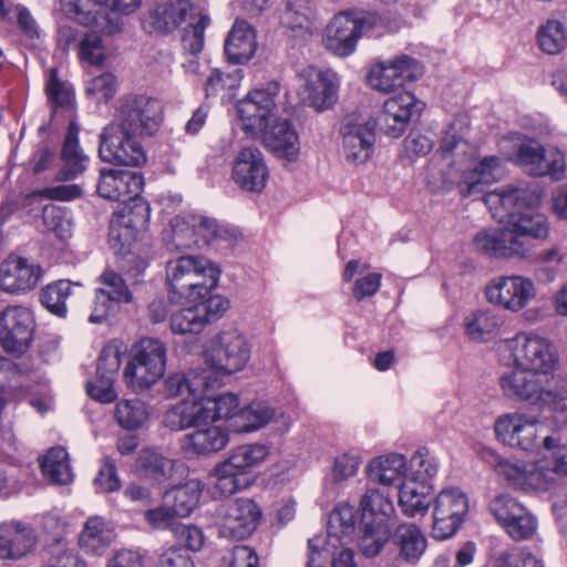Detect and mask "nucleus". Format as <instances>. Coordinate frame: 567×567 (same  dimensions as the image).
<instances>
[{
	"instance_id": "obj_1",
	"label": "nucleus",
	"mask_w": 567,
	"mask_h": 567,
	"mask_svg": "<svg viewBox=\"0 0 567 567\" xmlns=\"http://www.w3.org/2000/svg\"><path fill=\"white\" fill-rule=\"evenodd\" d=\"M484 202L503 228L478 233L475 249L496 258H527L533 254V239L548 235L546 217L536 210L540 192L527 186L507 185L487 193Z\"/></svg>"
},
{
	"instance_id": "obj_2",
	"label": "nucleus",
	"mask_w": 567,
	"mask_h": 567,
	"mask_svg": "<svg viewBox=\"0 0 567 567\" xmlns=\"http://www.w3.org/2000/svg\"><path fill=\"white\" fill-rule=\"evenodd\" d=\"M165 388L171 396L187 394L167 413L168 425H209L227 421L239 412V398L234 393L204 398L209 388V374L205 370L172 373Z\"/></svg>"
},
{
	"instance_id": "obj_3",
	"label": "nucleus",
	"mask_w": 567,
	"mask_h": 567,
	"mask_svg": "<svg viewBox=\"0 0 567 567\" xmlns=\"http://www.w3.org/2000/svg\"><path fill=\"white\" fill-rule=\"evenodd\" d=\"M390 31V22L375 11L348 10L334 14L322 33V44L332 54L351 55L362 37H381Z\"/></svg>"
},
{
	"instance_id": "obj_4",
	"label": "nucleus",
	"mask_w": 567,
	"mask_h": 567,
	"mask_svg": "<svg viewBox=\"0 0 567 567\" xmlns=\"http://www.w3.org/2000/svg\"><path fill=\"white\" fill-rule=\"evenodd\" d=\"M218 279V268L200 256H181L166 265V281L173 300L205 298L217 286Z\"/></svg>"
},
{
	"instance_id": "obj_5",
	"label": "nucleus",
	"mask_w": 567,
	"mask_h": 567,
	"mask_svg": "<svg viewBox=\"0 0 567 567\" xmlns=\"http://www.w3.org/2000/svg\"><path fill=\"white\" fill-rule=\"evenodd\" d=\"M269 447L265 444H243L228 453V456L218 462L209 472L214 478L212 494L214 497L230 496L249 487L252 470L267 460Z\"/></svg>"
},
{
	"instance_id": "obj_6",
	"label": "nucleus",
	"mask_w": 567,
	"mask_h": 567,
	"mask_svg": "<svg viewBox=\"0 0 567 567\" xmlns=\"http://www.w3.org/2000/svg\"><path fill=\"white\" fill-rule=\"evenodd\" d=\"M467 148V144L456 136L453 127L445 132L440 146L445 159H450L455 151L461 156L452 159L450 165L461 171L457 188L463 197L483 194L486 186L497 181L501 171V159L497 156H486L480 162H473L466 156Z\"/></svg>"
},
{
	"instance_id": "obj_7",
	"label": "nucleus",
	"mask_w": 567,
	"mask_h": 567,
	"mask_svg": "<svg viewBox=\"0 0 567 567\" xmlns=\"http://www.w3.org/2000/svg\"><path fill=\"white\" fill-rule=\"evenodd\" d=\"M65 14L78 23L105 35L122 30V20L117 13L130 14L137 10L141 0H60Z\"/></svg>"
},
{
	"instance_id": "obj_8",
	"label": "nucleus",
	"mask_w": 567,
	"mask_h": 567,
	"mask_svg": "<svg viewBox=\"0 0 567 567\" xmlns=\"http://www.w3.org/2000/svg\"><path fill=\"white\" fill-rule=\"evenodd\" d=\"M167 362L166 344L156 338H144L136 342L123 371L128 389L141 392L153 386L165 373Z\"/></svg>"
},
{
	"instance_id": "obj_9",
	"label": "nucleus",
	"mask_w": 567,
	"mask_h": 567,
	"mask_svg": "<svg viewBox=\"0 0 567 567\" xmlns=\"http://www.w3.org/2000/svg\"><path fill=\"white\" fill-rule=\"evenodd\" d=\"M111 122L144 137L153 136L162 125L163 106L148 95L126 94L116 102Z\"/></svg>"
},
{
	"instance_id": "obj_10",
	"label": "nucleus",
	"mask_w": 567,
	"mask_h": 567,
	"mask_svg": "<svg viewBox=\"0 0 567 567\" xmlns=\"http://www.w3.org/2000/svg\"><path fill=\"white\" fill-rule=\"evenodd\" d=\"M142 138L144 136L110 122L100 134L99 156L113 165L141 166L147 161Z\"/></svg>"
},
{
	"instance_id": "obj_11",
	"label": "nucleus",
	"mask_w": 567,
	"mask_h": 567,
	"mask_svg": "<svg viewBox=\"0 0 567 567\" xmlns=\"http://www.w3.org/2000/svg\"><path fill=\"white\" fill-rule=\"evenodd\" d=\"M496 439L504 445L523 451H550L548 457L558 476H567V445L553 435L539 436L536 427H493Z\"/></svg>"
},
{
	"instance_id": "obj_12",
	"label": "nucleus",
	"mask_w": 567,
	"mask_h": 567,
	"mask_svg": "<svg viewBox=\"0 0 567 567\" xmlns=\"http://www.w3.org/2000/svg\"><path fill=\"white\" fill-rule=\"evenodd\" d=\"M512 161L534 177L550 176L559 181L565 171V156L561 152L545 150L539 142L528 137L517 138Z\"/></svg>"
},
{
	"instance_id": "obj_13",
	"label": "nucleus",
	"mask_w": 567,
	"mask_h": 567,
	"mask_svg": "<svg viewBox=\"0 0 567 567\" xmlns=\"http://www.w3.org/2000/svg\"><path fill=\"white\" fill-rule=\"evenodd\" d=\"M250 346L243 333L231 329L215 336L205 351V361L214 370L231 374L244 369Z\"/></svg>"
},
{
	"instance_id": "obj_14",
	"label": "nucleus",
	"mask_w": 567,
	"mask_h": 567,
	"mask_svg": "<svg viewBox=\"0 0 567 567\" xmlns=\"http://www.w3.org/2000/svg\"><path fill=\"white\" fill-rule=\"evenodd\" d=\"M280 85L276 81L268 82L262 87H256L238 102L237 112L243 130L257 136L269 125L276 111V99Z\"/></svg>"
},
{
	"instance_id": "obj_15",
	"label": "nucleus",
	"mask_w": 567,
	"mask_h": 567,
	"mask_svg": "<svg viewBox=\"0 0 567 567\" xmlns=\"http://www.w3.org/2000/svg\"><path fill=\"white\" fill-rule=\"evenodd\" d=\"M298 95L317 112L330 110L338 102L340 80L331 70L307 65L298 72Z\"/></svg>"
},
{
	"instance_id": "obj_16",
	"label": "nucleus",
	"mask_w": 567,
	"mask_h": 567,
	"mask_svg": "<svg viewBox=\"0 0 567 567\" xmlns=\"http://www.w3.org/2000/svg\"><path fill=\"white\" fill-rule=\"evenodd\" d=\"M467 513V495L458 487L443 488L433 501V537L443 540L453 536Z\"/></svg>"
},
{
	"instance_id": "obj_17",
	"label": "nucleus",
	"mask_w": 567,
	"mask_h": 567,
	"mask_svg": "<svg viewBox=\"0 0 567 567\" xmlns=\"http://www.w3.org/2000/svg\"><path fill=\"white\" fill-rule=\"evenodd\" d=\"M506 350L515 367H524L547 374L557 361L549 341L540 336L523 332L507 340Z\"/></svg>"
},
{
	"instance_id": "obj_18",
	"label": "nucleus",
	"mask_w": 567,
	"mask_h": 567,
	"mask_svg": "<svg viewBox=\"0 0 567 567\" xmlns=\"http://www.w3.org/2000/svg\"><path fill=\"white\" fill-rule=\"evenodd\" d=\"M261 516V508L254 499L235 498L218 511L219 534L225 538L245 539L256 530Z\"/></svg>"
},
{
	"instance_id": "obj_19",
	"label": "nucleus",
	"mask_w": 567,
	"mask_h": 567,
	"mask_svg": "<svg viewBox=\"0 0 567 567\" xmlns=\"http://www.w3.org/2000/svg\"><path fill=\"white\" fill-rule=\"evenodd\" d=\"M35 320L30 308L8 306L0 312V344L9 353L22 354L31 344Z\"/></svg>"
},
{
	"instance_id": "obj_20",
	"label": "nucleus",
	"mask_w": 567,
	"mask_h": 567,
	"mask_svg": "<svg viewBox=\"0 0 567 567\" xmlns=\"http://www.w3.org/2000/svg\"><path fill=\"white\" fill-rule=\"evenodd\" d=\"M536 296V288L524 276H501L491 280L485 288L488 302L513 312L519 311Z\"/></svg>"
},
{
	"instance_id": "obj_21",
	"label": "nucleus",
	"mask_w": 567,
	"mask_h": 567,
	"mask_svg": "<svg viewBox=\"0 0 567 567\" xmlns=\"http://www.w3.org/2000/svg\"><path fill=\"white\" fill-rule=\"evenodd\" d=\"M42 276L40 264L17 254H10L0 262V289L11 295L32 291Z\"/></svg>"
},
{
	"instance_id": "obj_22",
	"label": "nucleus",
	"mask_w": 567,
	"mask_h": 567,
	"mask_svg": "<svg viewBox=\"0 0 567 567\" xmlns=\"http://www.w3.org/2000/svg\"><path fill=\"white\" fill-rule=\"evenodd\" d=\"M421 74L422 68L416 60L409 55H400L371 66L367 81L373 90L389 93Z\"/></svg>"
},
{
	"instance_id": "obj_23",
	"label": "nucleus",
	"mask_w": 567,
	"mask_h": 567,
	"mask_svg": "<svg viewBox=\"0 0 567 567\" xmlns=\"http://www.w3.org/2000/svg\"><path fill=\"white\" fill-rule=\"evenodd\" d=\"M339 132L346 159L355 165L365 163L372 154L375 142L373 125L353 116H347L343 118Z\"/></svg>"
},
{
	"instance_id": "obj_24",
	"label": "nucleus",
	"mask_w": 567,
	"mask_h": 567,
	"mask_svg": "<svg viewBox=\"0 0 567 567\" xmlns=\"http://www.w3.org/2000/svg\"><path fill=\"white\" fill-rule=\"evenodd\" d=\"M548 375L524 367L504 373L499 379L505 395L525 401L545 400L550 393L546 390Z\"/></svg>"
},
{
	"instance_id": "obj_25",
	"label": "nucleus",
	"mask_w": 567,
	"mask_h": 567,
	"mask_svg": "<svg viewBox=\"0 0 567 567\" xmlns=\"http://www.w3.org/2000/svg\"><path fill=\"white\" fill-rule=\"evenodd\" d=\"M420 111L421 102L412 93L401 92L384 101L378 123L384 134L396 138L405 132L411 117Z\"/></svg>"
},
{
	"instance_id": "obj_26",
	"label": "nucleus",
	"mask_w": 567,
	"mask_h": 567,
	"mask_svg": "<svg viewBox=\"0 0 567 567\" xmlns=\"http://www.w3.org/2000/svg\"><path fill=\"white\" fill-rule=\"evenodd\" d=\"M233 179L243 189L261 192L268 179V168L261 152L254 146L244 147L233 165Z\"/></svg>"
},
{
	"instance_id": "obj_27",
	"label": "nucleus",
	"mask_w": 567,
	"mask_h": 567,
	"mask_svg": "<svg viewBox=\"0 0 567 567\" xmlns=\"http://www.w3.org/2000/svg\"><path fill=\"white\" fill-rule=\"evenodd\" d=\"M143 187L142 173L109 168L100 173L97 193L103 198L123 203L141 195Z\"/></svg>"
},
{
	"instance_id": "obj_28",
	"label": "nucleus",
	"mask_w": 567,
	"mask_h": 567,
	"mask_svg": "<svg viewBox=\"0 0 567 567\" xmlns=\"http://www.w3.org/2000/svg\"><path fill=\"white\" fill-rule=\"evenodd\" d=\"M390 543L395 555V563L406 566L416 565L427 547L424 533L414 523L399 524L391 533Z\"/></svg>"
},
{
	"instance_id": "obj_29",
	"label": "nucleus",
	"mask_w": 567,
	"mask_h": 567,
	"mask_svg": "<svg viewBox=\"0 0 567 567\" xmlns=\"http://www.w3.org/2000/svg\"><path fill=\"white\" fill-rule=\"evenodd\" d=\"M99 34L101 33L92 29V33L80 37L79 30L74 24L63 22L60 23L56 41L63 51H68L71 47H78L81 60L100 66L105 61V50Z\"/></svg>"
},
{
	"instance_id": "obj_30",
	"label": "nucleus",
	"mask_w": 567,
	"mask_h": 567,
	"mask_svg": "<svg viewBox=\"0 0 567 567\" xmlns=\"http://www.w3.org/2000/svg\"><path fill=\"white\" fill-rule=\"evenodd\" d=\"M194 6L188 0L158 4L143 19V28L150 34H166L193 18Z\"/></svg>"
},
{
	"instance_id": "obj_31",
	"label": "nucleus",
	"mask_w": 567,
	"mask_h": 567,
	"mask_svg": "<svg viewBox=\"0 0 567 567\" xmlns=\"http://www.w3.org/2000/svg\"><path fill=\"white\" fill-rule=\"evenodd\" d=\"M61 158L63 164L56 173V181L66 182L75 179L87 168L89 156L80 147L79 127L74 122L69 124L65 133Z\"/></svg>"
},
{
	"instance_id": "obj_32",
	"label": "nucleus",
	"mask_w": 567,
	"mask_h": 567,
	"mask_svg": "<svg viewBox=\"0 0 567 567\" xmlns=\"http://www.w3.org/2000/svg\"><path fill=\"white\" fill-rule=\"evenodd\" d=\"M315 14L316 6L311 0H289L281 16V24L289 37L307 41L313 34Z\"/></svg>"
},
{
	"instance_id": "obj_33",
	"label": "nucleus",
	"mask_w": 567,
	"mask_h": 567,
	"mask_svg": "<svg viewBox=\"0 0 567 567\" xmlns=\"http://www.w3.org/2000/svg\"><path fill=\"white\" fill-rule=\"evenodd\" d=\"M225 54L228 62L244 64L256 52L257 42L254 29L244 20H236L225 40Z\"/></svg>"
},
{
	"instance_id": "obj_34",
	"label": "nucleus",
	"mask_w": 567,
	"mask_h": 567,
	"mask_svg": "<svg viewBox=\"0 0 567 567\" xmlns=\"http://www.w3.org/2000/svg\"><path fill=\"white\" fill-rule=\"evenodd\" d=\"M262 133L266 147L277 156L295 161L299 154V137L287 120H276Z\"/></svg>"
},
{
	"instance_id": "obj_35",
	"label": "nucleus",
	"mask_w": 567,
	"mask_h": 567,
	"mask_svg": "<svg viewBox=\"0 0 567 567\" xmlns=\"http://www.w3.org/2000/svg\"><path fill=\"white\" fill-rule=\"evenodd\" d=\"M432 483L405 476L399 488L398 504L408 517L425 515L432 504Z\"/></svg>"
},
{
	"instance_id": "obj_36",
	"label": "nucleus",
	"mask_w": 567,
	"mask_h": 567,
	"mask_svg": "<svg viewBox=\"0 0 567 567\" xmlns=\"http://www.w3.org/2000/svg\"><path fill=\"white\" fill-rule=\"evenodd\" d=\"M227 427H197L182 441L185 452L207 456L224 450L229 443Z\"/></svg>"
},
{
	"instance_id": "obj_37",
	"label": "nucleus",
	"mask_w": 567,
	"mask_h": 567,
	"mask_svg": "<svg viewBox=\"0 0 567 567\" xmlns=\"http://www.w3.org/2000/svg\"><path fill=\"white\" fill-rule=\"evenodd\" d=\"M365 474L372 483L392 486L408 474L406 458L399 453L373 457L365 467Z\"/></svg>"
},
{
	"instance_id": "obj_38",
	"label": "nucleus",
	"mask_w": 567,
	"mask_h": 567,
	"mask_svg": "<svg viewBox=\"0 0 567 567\" xmlns=\"http://www.w3.org/2000/svg\"><path fill=\"white\" fill-rule=\"evenodd\" d=\"M115 538L113 528L101 516L90 517L79 536V546L87 555L100 556Z\"/></svg>"
},
{
	"instance_id": "obj_39",
	"label": "nucleus",
	"mask_w": 567,
	"mask_h": 567,
	"mask_svg": "<svg viewBox=\"0 0 567 567\" xmlns=\"http://www.w3.org/2000/svg\"><path fill=\"white\" fill-rule=\"evenodd\" d=\"M34 547L32 532L17 523L0 527V557L19 559Z\"/></svg>"
},
{
	"instance_id": "obj_40",
	"label": "nucleus",
	"mask_w": 567,
	"mask_h": 567,
	"mask_svg": "<svg viewBox=\"0 0 567 567\" xmlns=\"http://www.w3.org/2000/svg\"><path fill=\"white\" fill-rule=\"evenodd\" d=\"M359 533L358 546L367 558L378 556L391 538L388 522L381 519L361 520Z\"/></svg>"
},
{
	"instance_id": "obj_41",
	"label": "nucleus",
	"mask_w": 567,
	"mask_h": 567,
	"mask_svg": "<svg viewBox=\"0 0 567 567\" xmlns=\"http://www.w3.org/2000/svg\"><path fill=\"white\" fill-rule=\"evenodd\" d=\"M176 462L156 450L144 449L135 462V471L144 477L163 482L173 476Z\"/></svg>"
},
{
	"instance_id": "obj_42",
	"label": "nucleus",
	"mask_w": 567,
	"mask_h": 567,
	"mask_svg": "<svg viewBox=\"0 0 567 567\" xmlns=\"http://www.w3.org/2000/svg\"><path fill=\"white\" fill-rule=\"evenodd\" d=\"M204 483L200 480L193 478L184 485L177 486L165 493L164 498L169 502L173 512L181 518L187 517L198 505Z\"/></svg>"
},
{
	"instance_id": "obj_43",
	"label": "nucleus",
	"mask_w": 567,
	"mask_h": 567,
	"mask_svg": "<svg viewBox=\"0 0 567 567\" xmlns=\"http://www.w3.org/2000/svg\"><path fill=\"white\" fill-rule=\"evenodd\" d=\"M361 520L381 519L386 522L394 513L390 496L373 486L365 487L359 499Z\"/></svg>"
},
{
	"instance_id": "obj_44",
	"label": "nucleus",
	"mask_w": 567,
	"mask_h": 567,
	"mask_svg": "<svg viewBox=\"0 0 567 567\" xmlns=\"http://www.w3.org/2000/svg\"><path fill=\"white\" fill-rule=\"evenodd\" d=\"M43 476L53 484L68 485L73 481L68 452L61 447H51L41 460Z\"/></svg>"
},
{
	"instance_id": "obj_45",
	"label": "nucleus",
	"mask_w": 567,
	"mask_h": 567,
	"mask_svg": "<svg viewBox=\"0 0 567 567\" xmlns=\"http://www.w3.org/2000/svg\"><path fill=\"white\" fill-rule=\"evenodd\" d=\"M482 457L494 467L496 474L503 477L508 485L522 489L526 488L528 463L504 460L491 450H484Z\"/></svg>"
},
{
	"instance_id": "obj_46",
	"label": "nucleus",
	"mask_w": 567,
	"mask_h": 567,
	"mask_svg": "<svg viewBox=\"0 0 567 567\" xmlns=\"http://www.w3.org/2000/svg\"><path fill=\"white\" fill-rule=\"evenodd\" d=\"M74 286L81 287V284L61 279L47 285L40 293L42 306L58 317H65L68 312L65 301L71 296Z\"/></svg>"
},
{
	"instance_id": "obj_47",
	"label": "nucleus",
	"mask_w": 567,
	"mask_h": 567,
	"mask_svg": "<svg viewBox=\"0 0 567 567\" xmlns=\"http://www.w3.org/2000/svg\"><path fill=\"white\" fill-rule=\"evenodd\" d=\"M150 213L148 203L141 195H137L123 202L113 216H117L123 221L126 220L133 228L144 233L148 226Z\"/></svg>"
},
{
	"instance_id": "obj_48",
	"label": "nucleus",
	"mask_w": 567,
	"mask_h": 567,
	"mask_svg": "<svg viewBox=\"0 0 567 567\" xmlns=\"http://www.w3.org/2000/svg\"><path fill=\"white\" fill-rule=\"evenodd\" d=\"M557 476L548 455L534 463H528L525 491H548L556 485Z\"/></svg>"
},
{
	"instance_id": "obj_49",
	"label": "nucleus",
	"mask_w": 567,
	"mask_h": 567,
	"mask_svg": "<svg viewBox=\"0 0 567 567\" xmlns=\"http://www.w3.org/2000/svg\"><path fill=\"white\" fill-rule=\"evenodd\" d=\"M440 470L437 457L426 447L419 449L410 458L408 474L405 476L415 481L432 483Z\"/></svg>"
},
{
	"instance_id": "obj_50",
	"label": "nucleus",
	"mask_w": 567,
	"mask_h": 567,
	"mask_svg": "<svg viewBox=\"0 0 567 567\" xmlns=\"http://www.w3.org/2000/svg\"><path fill=\"white\" fill-rule=\"evenodd\" d=\"M143 233L136 230L126 220L113 216L110 223L109 243L115 254L126 255Z\"/></svg>"
},
{
	"instance_id": "obj_51",
	"label": "nucleus",
	"mask_w": 567,
	"mask_h": 567,
	"mask_svg": "<svg viewBox=\"0 0 567 567\" xmlns=\"http://www.w3.org/2000/svg\"><path fill=\"white\" fill-rule=\"evenodd\" d=\"M497 328L496 316L486 310L475 311L465 319V332L473 341H487Z\"/></svg>"
},
{
	"instance_id": "obj_52",
	"label": "nucleus",
	"mask_w": 567,
	"mask_h": 567,
	"mask_svg": "<svg viewBox=\"0 0 567 567\" xmlns=\"http://www.w3.org/2000/svg\"><path fill=\"white\" fill-rule=\"evenodd\" d=\"M354 529V508L348 503L338 504L329 515L328 536L341 539L351 536Z\"/></svg>"
},
{
	"instance_id": "obj_53",
	"label": "nucleus",
	"mask_w": 567,
	"mask_h": 567,
	"mask_svg": "<svg viewBox=\"0 0 567 567\" xmlns=\"http://www.w3.org/2000/svg\"><path fill=\"white\" fill-rule=\"evenodd\" d=\"M100 287L97 290L120 303L133 301V295L125 280L113 269L106 268L97 278Z\"/></svg>"
},
{
	"instance_id": "obj_54",
	"label": "nucleus",
	"mask_w": 567,
	"mask_h": 567,
	"mask_svg": "<svg viewBox=\"0 0 567 567\" xmlns=\"http://www.w3.org/2000/svg\"><path fill=\"white\" fill-rule=\"evenodd\" d=\"M188 25L184 30L182 38L183 48L192 55L202 52L205 42V30L209 25L210 19L206 14H195L187 21Z\"/></svg>"
},
{
	"instance_id": "obj_55",
	"label": "nucleus",
	"mask_w": 567,
	"mask_h": 567,
	"mask_svg": "<svg viewBox=\"0 0 567 567\" xmlns=\"http://www.w3.org/2000/svg\"><path fill=\"white\" fill-rule=\"evenodd\" d=\"M205 327L206 324L204 323L196 303L174 312L171 318V329L175 334H197L200 333Z\"/></svg>"
},
{
	"instance_id": "obj_56",
	"label": "nucleus",
	"mask_w": 567,
	"mask_h": 567,
	"mask_svg": "<svg viewBox=\"0 0 567 567\" xmlns=\"http://www.w3.org/2000/svg\"><path fill=\"white\" fill-rule=\"evenodd\" d=\"M539 48L548 54L559 53L567 43L564 24L557 20H548L538 33Z\"/></svg>"
},
{
	"instance_id": "obj_57",
	"label": "nucleus",
	"mask_w": 567,
	"mask_h": 567,
	"mask_svg": "<svg viewBox=\"0 0 567 567\" xmlns=\"http://www.w3.org/2000/svg\"><path fill=\"white\" fill-rule=\"evenodd\" d=\"M171 246L176 250H186L198 247V238L193 227L192 216L183 218L179 216L171 220Z\"/></svg>"
},
{
	"instance_id": "obj_58",
	"label": "nucleus",
	"mask_w": 567,
	"mask_h": 567,
	"mask_svg": "<svg viewBox=\"0 0 567 567\" xmlns=\"http://www.w3.org/2000/svg\"><path fill=\"white\" fill-rule=\"evenodd\" d=\"M243 76L240 69L230 72H223L219 69L212 70L205 82L206 96L235 91L240 85Z\"/></svg>"
},
{
	"instance_id": "obj_59",
	"label": "nucleus",
	"mask_w": 567,
	"mask_h": 567,
	"mask_svg": "<svg viewBox=\"0 0 567 567\" xmlns=\"http://www.w3.org/2000/svg\"><path fill=\"white\" fill-rule=\"evenodd\" d=\"M114 414L120 425H143L150 416L146 404L138 399L120 401Z\"/></svg>"
},
{
	"instance_id": "obj_60",
	"label": "nucleus",
	"mask_w": 567,
	"mask_h": 567,
	"mask_svg": "<svg viewBox=\"0 0 567 567\" xmlns=\"http://www.w3.org/2000/svg\"><path fill=\"white\" fill-rule=\"evenodd\" d=\"M503 528L514 540H526L532 538L537 530L536 517L524 506L523 513L506 523Z\"/></svg>"
},
{
	"instance_id": "obj_61",
	"label": "nucleus",
	"mask_w": 567,
	"mask_h": 567,
	"mask_svg": "<svg viewBox=\"0 0 567 567\" xmlns=\"http://www.w3.org/2000/svg\"><path fill=\"white\" fill-rule=\"evenodd\" d=\"M43 223L49 231H52L60 239L70 236L71 221L68 212L56 205H47L42 214Z\"/></svg>"
},
{
	"instance_id": "obj_62",
	"label": "nucleus",
	"mask_w": 567,
	"mask_h": 567,
	"mask_svg": "<svg viewBox=\"0 0 567 567\" xmlns=\"http://www.w3.org/2000/svg\"><path fill=\"white\" fill-rule=\"evenodd\" d=\"M169 502L163 497V503L154 508H150L144 513V518L147 524L154 529H175L177 528V520L181 518L173 512Z\"/></svg>"
},
{
	"instance_id": "obj_63",
	"label": "nucleus",
	"mask_w": 567,
	"mask_h": 567,
	"mask_svg": "<svg viewBox=\"0 0 567 567\" xmlns=\"http://www.w3.org/2000/svg\"><path fill=\"white\" fill-rule=\"evenodd\" d=\"M523 504L507 494L497 495L489 503V512L502 527L517 514L523 513Z\"/></svg>"
},
{
	"instance_id": "obj_64",
	"label": "nucleus",
	"mask_w": 567,
	"mask_h": 567,
	"mask_svg": "<svg viewBox=\"0 0 567 567\" xmlns=\"http://www.w3.org/2000/svg\"><path fill=\"white\" fill-rule=\"evenodd\" d=\"M361 457L353 453H343L333 461L331 478L334 484H341L353 477L361 465Z\"/></svg>"
}]
</instances>
